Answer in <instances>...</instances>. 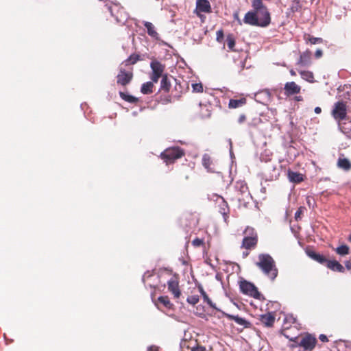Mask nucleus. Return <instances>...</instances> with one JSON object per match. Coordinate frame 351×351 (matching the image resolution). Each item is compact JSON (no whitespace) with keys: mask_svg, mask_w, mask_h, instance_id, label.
Returning <instances> with one entry per match:
<instances>
[{"mask_svg":"<svg viewBox=\"0 0 351 351\" xmlns=\"http://www.w3.org/2000/svg\"><path fill=\"white\" fill-rule=\"evenodd\" d=\"M258 261L256 263L263 272L271 280H274L278 276V269L274 258L268 254H260Z\"/></svg>","mask_w":351,"mask_h":351,"instance_id":"nucleus-1","label":"nucleus"},{"mask_svg":"<svg viewBox=\"0 0 351 351\" xmlns=\"http://www.w3.org/2000/svg\"><path fill=\"white\" fill-rule=\"evenodd\" d=\"M184 156V152L179 147H171L165 149L160 154V158L167 164H172L176 160Z\"/></svg>","mask_w":351,"mask_h":351,"instance_id":"nucleus-2","label":"nucleus"},{"mask_svg":"<svg viewBox=\"0 0 351 351\" xmlns=\"http://www.w3.org/2000/svg\"><path fill=\"white\" fill-rule=\"evenodd\" d=\"M243 234L241 247L250 250L255 248L258 243V234L256 230L253 228L247 227Z\"/></svg>","mask_w":351,"mask_h":351,"instance_id":"nucleus-3","label":"nucleus"},{"mask_svg":"<svg viewBox=\"0 0 351 351\" xmlns=\"http://www.w3.org/2000/svg\"><path fill=\"white\" fill-rule=\"evenodd\" d=\"M109 10L112 16L114 17L117 23L124 24L126 22L128 14L119 4H112L110 6Z\"/></svg>","mask_w":351,"mask_h":351,"instance_id":"nucleus-4","label":"nucleus"},{"mask_svg":"<svg viewBox=\"0 0 351 351\" xmlns=\"http://www.w3.org/2000/svg\"><path fill=\"white\" fill-rule=\"evenodd\" d=\"M299 338L300 342L298 343V345H300V347H302L305 351H312L315 348L317 342L315 337L309 333L302 335Z\"/></svg>","mask_w":351,"mask_h":351,"instance_id":"nucleus-5","label":"nucleus"},{"mask_svg":"<svg viewBox=\"0 0 351 351\" xmlns=\"http://www.w3.org/2000/svg\"><path fill=\"white\" fill-rule=\"evenodd\" d=\"M241 291L245 295L251 296L255 299H260L261 294L258 291L256 287L252 282L246 280L241 281L240 282Z\"/></svg>","mask_w":351,"mask_h":351,"instance_id":"nucleus-6","label":"nucleus"},{"mask_svg":"<svg viewBox=\"0 0 351 351\" xmlns=\"http://www.w3.org/2000/svg\"><path fill=\"white\" fill-rule=\"evenodd\" d=\"M347 114V107L344 102L338 101L335 104L332 110V115L338 121L346 119Z\"/></svg>","mask_w":351,"mask_h":351,"instance_id":"nucleus-7","label":"nucleus"},{"mask_svg":"<svg viewBox=\"0 0 351 351\" xmlns=\"http://www.w3.org/2000/svg\"><path fill=\"white\" fill-rule=\"evenodd\" d=\"M150 67L152 69V73L150 75V78L153 82H158L159 78L160 77H162L163 72L165 70V66L162 65L160 62L157 60L152 61L150 64Z\"/></svg>","mask_w":351,"mask_h":351,"instance_id":"nucleus-8","label":"nucleus"},{"mask_svg":"<svg viewBox=\"0 0 351 351\" xmlns=\"http://www.w3.org/2000/svg\"><path fill=\"white\" fill-rule=\"evenodd\" d=\"M195 12L200 18L202 22L204 21L205 16L202 13L211 12L210 3L208 0H197Z\"/></svg>","mask_w":351,"mask_h":351,"instance_id":"nucleus-9","label":"nucleus"},{"mask_svg":"<svg viewBox=\"0 0 351 351\" xmlns=\"http://www.w3.org/2000/svg\"><path fill=\"white\" fill-rule=\"evenodd\" d=\"M168 291L173 295L175 299H178L181 295V291L179 287L178 278L173 276L167 282Z\"/></svg>","mask_w":351,"mask_h":351,"instance_id":"nucleus-10","label":"nucleus"},{"mask_svg":"<svg viewBox=\"0 0 351 351\" xmlns=\"http://www.w3.org/2000/svg\"><path fill=\"white\" fill-rule=\"evenodd\" d=\"M258 319L264 326L272 327L274 324L276 317L274 313L269 312L267 313L261 315Z\"/></svg>","mask_w":351,"mask_h":351,"instance_id":"nucleus-11","label":"nucleus"},{"mask_svg":"<svg viewBox=\"0 0 351 351\" xmlns=\"http://www.w3.org/2000/svg\"><path fill=\"white\" fill-rule=\"evenodd\" d=\"M133 77L132 72H126L123 69H121L117 75V83L125 86L130 82Z\"/></svg>","mask_w":351,"mask_h":351,"instance_id":"nucleus-12","label":"nucleus"},{"mask_svg":"<svg viewBox=\"0 0 351 351\" xmlns=\"http://www.w3.org/2000/svg\"><path fill=\"white\" fill-rule=\"evenodd\" d=\"M285 94L287 96L298 94L301 90V87L294 82H287L284 87Z\"/></svg>","mask_w":351,"mask_h":351,"instance_id":"nucleus-13","label":"nucleus"},{"mask_svg":"<svg viewBox=\"0 0 351 351\" xmlns=\"http://www.w3.org/2000/svg\"><path fill=\"white\" fill-rule=\"evenodd\" d=\"M224 315L229 320L234 321L237 324L242 326L243 328H250L252 326V324L250 322L239 317V315H234L228 313H224Z\"/></svg>","mask_w":351,"mask_h":351,"instance_id":"nucleus-14","label":"nucleus"},{"mask_svg":"<svg viewBox=\"0 0 351 351\" xmlns=\"http://www.w3.org/2000/svg\"><path fill=\"white\" fill-rule=\"evenodd\" d=\"M243 22L250 25L260 26L259 17L255 12H247L244 16Z\"/></svg>","mask_w":351,"mask_h":351,"instance_id":"nucleus-15","label":"nucleus"},{"mask_svg":"<svg viewBox=\"0 0 351 351\" xmlns=\"http://www.w3.org/2000/svg\"><path fill=\"white\" fill-rule=\"evenodd\" d=\"M256 14L259 17V25L261 27H265L267 26L270 23V15L269 13L266 8V13L265 14V12L263 9L257 11Z\"/></svg>","mask_w":351,"mask_h":351,"instance_id":"nucleus-16","label":"nucleus"},{"mask_svg":"<svg viewBox=\"0 0 351 351\" xmlns=\"http://www.w3.org/2000/svg\"><path fill=\"white\" fill-rule=\"evenodd\" d=\"M256 99L261 103H266L271 100V93L268 90H263L258 92L256 95Z\"/></svg>","mask_w":351,"mask_h":351,"instance_id":"nucleus-17","label":"nucleus"},{"mask_svg":"<svg viewBox=\"0 0 351 351\" xmlns=\"http://www.w3.org/2000/svg\"><path fill=\"white\" fill-rule=\"evenodd\" d=\"M326 265L328 269H330L334 271L343 273L345 271L343 266L335 260H333V261L328 260Z\"/></svg>","mask_w":351,"mask_h":351,"instance_id":"nucleus-18","label":"nucleus"},{"mask_svg":"<svg viewBox=\"0 0 351 351\" xmlns=\"http://www.w3.org/2000/svg\"><path fill=\"white\" fill-rule=\"evenodd\" d=\"M307 254L314 261L318 262L320 264L326 265L328 259L322 254L317 253L314 251H308Z\"/></svg>","mask_w":351,"mask_h":351,"instance_id":"nucleus-19","label":"nucleus"},{"mask_svg":"<svg viewBox=\"0 0 351 351\" xmlns=\"http://www.w3.org/2000/svg\"><path fill=\"white\" fill-rule=\"evenodd\" d=\"M288 178L290 182L293 183H300L304 180L303 175L298 172L289 170L287 172Z\"/></svg>","mask_w":351,"mask_h":351,"instance_id":"nucleus-20","label":"nucleus"},{"mask_svg":"<svg viewBox=\"0 0 351 351\" xmlns=\"http://www.w3.org/2000/svg\"><path fill=\"white\" fill-rule=\"evenodd\" d=\"M246 103V99L244 97L239 99H231L229 101L228 106L230 108H237L243 106Z\"/></svg>","mask_w":351,"mask_h":351,"instance_id":"nucleus-21","label":"nucleus"},{"mask_svg":"<svg viewBox=\"0 0 351 351\" xmlns=\"http://www.w3.org/2000/svg\"><path fill=\"white\" fill-rule=\"evenodd\" d=\"M143 24L145 27L147 29V34L152 38H158V34L157 33L156 30L155 29L154 25L148 21L143 22Z\"/></svg>","mask_w":351,"mask_h":351,"instance_id":"nucleus-22","label":"nucleus"},{"mask_svg":"<svg viewBox=\"0 0 351 351\" xmlns=\"http://www.w3.org/2000/svg\"><path fill=\"white\" fill-rule=\"evenodd\" d=\"M337 166L339 168L345 171L351 169V162L350 160L345 158H339L337 161Z\"/></svg>","mask_w":351,"mask_h":351,"instance_id":"nucleus-23","label":"nucleus"},{"mask_svg":"<svg viewBox=\"0 0 351 351\" xmlns=\"http://www.w3.org/2000/svg\"><path fill=\"white\" fill-rule=\"evenodd\" d=\"M282 335L287 338V339H289L291 341H293V343L292 345H291V348H297V347H300V345H298V343L300 342V338L299 337H291L288 333H287V328H285L282 331Z\"/></svg>","mask_w":351,"mask_h":351,"instance_id":"nucleus-24","label":"nucleus"},{"mask_svg":"<svg viewBox=\"0 0 351 351\" xmlns=\"http://www.w3.org/2000/svg\"><path fill=\"white\" fill-rule=\"evenodd\" d=\"M154 83L152 82H147L142 84L141 92L144 95L151 94L153 92Z\"/></svg>","mask_w":351,"mask_h":351,"instance_id":"nucleus-25","label":"nucleus"},{"mask_svg":"<svg viewBox=\"0 0 351 351\" xmlns=\"http://www.w3.org/2000/svg\"><path fill=\"white\" fill-rule=\"evenodd\" d=\"M311 51H306L304 52L302 54H301L298 63L301 64L302 65H306V64H309L310 60H311Z\"/></svg>","mask_w":351,"mask_h":351,"instance_id":"nucleus-26","label":"nucleus"},{"mask_svg":"<svg viewBox=\"0 0 351 351\" xmlns=\"http://www.w3.org/2000/svg\"><path fill=\"white\" fill-rule=\"evenodd\" d=\"M335 252L340 256H346L350 252V247L347 245H341L335 249Z\"/></svg>","mask_w":351,"mask_h":351,"instance_id":"nucleus-27","label":"nucleus"},{"mask_svg":"<svg viewBox=\"0 0 351 351\" xmlns=\"http://www.w3.org/2000/svg\"><path fill=\"white\" fill-rule=\"evenodd\" d=\"M300 74L301 75V77L309 82H313V73L311 71H300Z\"/></svg>","mask_w":351,"mask_h":351,"instance_id":"nucleus-28","label":"nucleus"},{"mask_svg":"<svg viewBox=\"0 0 351 351\" xmlns=\"http://www.w3.org/2000/svg\"><path fill=\"white\" fill-rule=\"evenodd\" d=\"M202 165L208 170H210L211 169V165H213V160L211 159V157L208 154H205L203 156V157H202Z\"/></svg>","mask_w":351,"mask_h":351,"instance_id":"nucleus-29","label":"nucleus"},{"mask_svg":"<svg viewBox=\"0 0 351 351\" xmlns=\"http://www.w3.org/2000/svg\"><path fill=\"white\" fill-rule=\"evenodd\" d=\"M171 87V84L167 79V76L164 75L160 82V89L166 92L169 91Z\"/></svg>","mask_w":351,"mask_h":351,"instance_id":"nucleus-30","label":"nucleus"},{"mask_svg":"<svg viewBox=\"0 0 351 351\" xmlns=\"http://www.w3.org/2000/svg\"><path fill=\"white\" fill-rule=\"evenodd\" d=\"M158 301L167 308L170 309L173 306V304L170 302L168 296H160Z\"/></svg>","mask_w":351,"mask_h":351,"instance_id":"nucleus-31","label":"nucleus"},{"mask_svg":"<svg viewBox=\"0 0 351 351\" xmlns=\"http://www.w3.org/2000/svg\"><path fill=\"white\" fill-rule=\"evenodd\" d=\"M252 5L255 10V12L263 9L265 14L266 13V7L263 5L261 0H253Z\"/></svg>","mask_w":351,"mask_h":351,"instance_id":"nucleus-32","label":"nucleus"},{"mask_svg":"<svg viewBox=\"0 0 351 351\" xmlns=\"http://www.w3.org/2000/svg\"><path fill=\"white\" fill-rule=\"evenodd\" d=\"M119 95L123 100L129 103H135L137 101V99L136 97L128 93L119 92Z\"/></svg>","mask_w":351,"mask_h":351,"instance_id":"nucleus-33","label":"nucleus"},{"mask_svg":"<svg viewBox=\"0 0 351 351\" xmlns=\"http://www.w3.org/2000/svg\"><path fill=\"white\" fill-rule=\"evenodd\" d=\"M283 145L285 147H291L292 146V143H293V139L291 133H285L283 136Z\"/></svg>","mask_w":351,"mask_h":351,"instance_id":"nucleus-34","label":"nucleus"},{"mask_svg":"<svg viewBox=\"0 0 351 351\" xmlns=\"http://www.w3.org/2000/svg\"><path fill=\"white\" fill-rule=\"evenodd\" d=\"M191 243H192V245L195 247H199L205 246V243H204V239L195 238L192 241Z\"/></svg>","mask_w":351,"mask_h":351,"instance_id":"nucleus-35","label":"nucleus"},{"mask_svg":"<svg viewBox=\"0 0 351 351\" xmlns=\"http://www.w3.org/2000/svg\"><path fill=\"white\" fill-rule=\"evenodd\" d=\"M202 297H203L204 301L205 302H206V303H207V304H208L210 307H211V308H214V309H216V308H217V307H216V306H215V304H214V303L212 302V300L209 298V297H208V295H207V293H206V291H205L204 293H202Z\"/></svg>","mask_w":351,"mask_h":351,"instance_id":"nucleus-36","label":"nucleus"},{"mask_svg":"<svg viewBox=\"0 0 351 351\" xmlns=\"http://www.w3.org/2000/svg\"><path fill=\"white\" fill-rule=\"evenodd\" d=\"M227 45L230 50L234 51L235 46V40L232 36H228L226 39Z\"/></svg>","mask_w":351,"mask_h":351,"instance_id":"nucleus-37","label":"nucleus"},{"mask_svg":"<svg viewBox=\"0 0 351 351\" xmlns=\"http://www.w3.org/2000/svg\"><path fill=\"white\" fill-rule=\"evenodd\" d=\"M223 207L221 208L220 212L223 215L224 219L226 220L227 217H228V214L229 212V208L228 207L227 203L224 200H223Z\"/></svg>","mask_w":351,"mask_h":351,"instance_id":"nucleus-38","label":"nucleus"},{"mask_svg":"<svg viewBox=\"0 0 351 351\" xmlns=\"http://www.w3.org/2000/svg\"><path fill=\"white\" fill-rule=\"evenodd\" d=\"M306 210L304 206H300L298 208V210L295 213V221H299L301 219V216L303 215L304 212Z\"/></svg>","mask_w":351,"mask_h":351,"instance_id":"nucleus-39","label":"nucleus"},{"mask_svg":"<svg viewBox=\"0 0 351 351\" xmlns=\"http://www.w3.org/2000/svg\"><path fill=\"white\" fill-rule=\"evenodd\" d=\"M192 89L193 93H202L203 86L202 83H194L192 84Z\"/></svg>","mask_w":351,"mask_h":351,"instance_id":"nucleus-40","label":"nucleus"},{"mask_svg":"<svg viewBox=\"0 0 351 351\" xmlns=\"http://www.w3.org/2000/svg\"><path fill=\"white\" fill-rule=\"evenodd\" d=\"M301 5L299 0H293L291 6V10L293 12H297L300 10Z\"/></svg>","mask_w":351,"mask_h":351,"instance_id":"nucleus-41","label":"nucleus"},{"mask_svg":"<svg viewBox=\"0 0 351 351\" xmlns=\"http://www.w3.org/2000/svg\"><path fill=\"white\" fill-rule=\"evenodd\" d=\"M187 302L192 304L195 305L199 302V296L198 295H191L187 298Z\"/></svg>","mask_w":351,"mask_h":351,"instance_id":"nucleus-42","label":"nucleus"},{"mask_svg":"<svg viewBox=\"0 0 351 351\" xmlns=\"http://www.w3.org/2000/svg\"><path fill=\"white\" fill-rule=\"evenodd\" d=\"M139 60V56L133 54L131 55L126 60L128 64H135Z\"/></svg>","mask_w":351,"mask_h":351,"instance_id":"nucleus-43","label":"nucleus"},{"mask_svg":"<svg viewBox=\"0 0 351 351\" xmlns=\"http://www.w3.org/2000/svg\"><path fill=\"white\" fill-rule=\"evenodd\" d=\"M322 38H316V37H310L308 38V41L311 43V44L312 45H315L317 43H322Z\"/></svg>","mask_w":351,"mask_h":351,"instance_id":"nucleus-44","label":"nucleus"},{"mask_svg":"<svg viewBox=\"0 0 351 351\" xmlns=\"http://www.w3.org/2000/svg\"><path fill=\"white\" fill-rule=\"evenodd\" d=\"M191 351H207L206 348L202 346H197L193 347Z\"/></svg>","mask_w":351,"mask_h":351,"instance_id":"nucleus-45","label":"nucleus"},{"mask_svg":"<svg viewBox=\"0 0 351 351\" xmlns=\"http://www.w3.org/2000/svg\"><path fill=\"white\" fill-rule=\"evenodd\" d=\"M234 19L237 22L238 25H242V21L239 17L238 13L234 14Z\"/></svg>","mask_w":351,"mask_h":351,"instance_id":"nucleus-46","label":"nucleus"},{"mask_svg":"<svg viewBox=\"0 0 351 351\" xmlns=\"http://www.w3.org/2000/svg\"><path fill=\"white\" fill-rule=\"evenodd\" d=\"M319 339L322 342H327L328 341V337H326V335H324V334H321L319 336Z\"/></svg>","mask_w":351,"mask_h":351,"instance_id":"nucleus-47","label":"nucleus"},{"mask_svg":"<svg viewBox=\"0 0 351 351\" xmlns=\"http://www.w3.org/2000/svg\"><path fill=\"white\" fill-rule=\"evenodd\" d=\"M322 51L321 49H317L315 53V56L317 58H319L320 57H322Z\"/></svg>","mask_w":351,"mask_h":351,"instance_id":"nucleus-48","label":"nucleus"},{"mask_svg":"<svg viewBox=\"0 0 351 351\" xmlns=\"http://www.w3.org/2000/svg\"><path fill=\"white\" fill-rule=\"evenodd\" d=\"M223 36L222 30H219L217 32V40H219L220 38H222Z\"/></svg>","mask_w":351,"mask_h":351,"instance_id":"nucleus-49","label":"nucleus"},{"mask_svg":"<svg viewBox=\"0 0 351 351\" xmlns=\"http://www.w3.org/2000/svg\"><path fill=\"white\" fill-rule=\"evenodd\" d=\"M245 116L244 114H241L240 115L238 121L239 123H242L245 121Z\"/></svg>","mask_w":351,"mask_h":351,"instance_id":"nucleus-50","label":"nucleus"},{"mask_svg":"<svg viewBox=\"0 0 351 351\" xmlns=\"http://www.w3.org/2000/svg\"><path fill=\"white\" fill-rule=\"evenodd\" d=\"M345 265H346V267L348 270H350V269H351V261H346V262H345Z\"/></svg>","mask_w":351,"mask_h":351,"instance_id":"nucleus-51","label":"nucleus"},{"mask_svg":"<svg viewBox=\"0 0 351 351\" xmlns=\"http://www.w3.org/2000/svg\"><path fill=\"white\" fill-rule=\"evenodd\" d=\"M314 111L316 114H319L322 112V109L320 107H315Z\"/></svg>","mask_w":351,"mask_h":351,"instance_id":"nucleus-52","label":"nucleus"},{"mask_svg":"<svg viewBox=\"0 0 351 351\" xmlns=\"http://www.w3.org/2000/svg\"><path fill=\"white\" fill-rule=\"evenodd\" d=\"M198 289H199V292H200L201 295L202 294V293H204V292H205V291L204 290V289H203V287H202V285H199V286H198Z\"/></svg>","mask_w":351,"mask_h":351,"instance_id":"nucleus-53","label":"nucleus"},{"mask_svg":"<svg viewBox=\"0 0 351 351\" xmlns=\"http://www.w3.org/2000/svg\"><path fill=\"white\" fill-rule=\"evenodd\" d=\"M148 351H158V350L156 347L152 346L149 348Z\"/></svg>","mask_w":351,"mask_h":351,"instance_id":"nucleus-54","label":"nucleus"},{"mask_svg":"<svg viewBox=\"0 0 351 351\" xmlns=\"http://www.w3.org/2000/svg\"><path fill=\"white\" fill-rule=\"evenodd\" d=\"M295 100H297V101H302L303 98H302V96H296L295 97Z\"/></svg>","mask_w":351,"mask_h":351,"instance_id":"nucleus-55","label":"nucleus"},{"mask_svg":"<svg viewBox=\"0 0 351 351\" xmlns=\"http://www.w3.org/2000/svg\"><path fill=\"white\" fill-rule=\"evenodd\" d=\"M290 74L292 75V76H295L296 74H295V72L293 71V70H291L290 71Z\"/></svg>","mask_w":351,"mask_h":351,"instance_id":"nucleus-56","label":"nucleus"},{"mask_svg":"<svg viewBox=\"0 0 351 351\" xmlns=\"http://www.w3.org/2000/svg\"><path fill=\"white\" fill-rule=\"evenodd\" d=\"M248 254H249V252H244L243 253V257H247V256H248Z\"/></svg>","mask_w":351,"mask_h":351,"instance_id":"nucleus-57","label":"nucleus"},{"mask_svg":"<svg viewBox=\"0 0 351 351\" xmlns=\"http://www.w3.org/2000/svg\"><path fill=\"white\" fill-rule=\"evenodd\" d=\"M348 240H349V241L351 242V234L349 236Z\"/></svg>","mask_w":351,"mask_h":351,"instance_id":"nucleus-58","label":"nucleus"},{"mask_svg":"<svg viewBox=\"0 0 351 351\" xmlns=\"http://www.w3.org/2000/svg\"><path fill=\"white\" fill-rule=\"evenodd\" d=\"M349 134H351V133H349ZM348 137H350H350H351V136H350V135H349V136H348Z\"/></svg>","mask_w":351,"mask_h":351,"instance_id":"nucleus-59","label":"nucleus"}]
</instances>
